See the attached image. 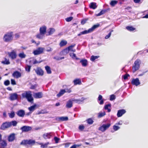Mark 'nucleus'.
<instances>
[{
	"label": "nucleus",
	"instance_id": "1",
	"mask_svg": "<svg viewBox=\"0 0 148 148\" xmlns=\"http://www.w3.org/2000/svg\"><path fill=\"white\" fill-rule=\"evenodd\" d=\"M22 96L23 97L26 98L29 102H32L33 100V98L32 96V92L30 91H26L23 93Z\"/></svg>",
	"mask_w": 148,
	"mask_h": 148
},
{
	"label": "nucleus",
	"instance_id": "2",
	"mask_svg": "<svg viewBox=\"0 0 148 148\" xmlns=\"http://www.w3.org/2000/svg\"><path fill=\"white\" fill-rule=\"evenodd\" d=\"M99 24L95 25H93L91 28L89 29L88 30H86L83 32H81L80 33L78 34V36H80L82 34H85L90 33L92 32L94 29L99 27Z\"/></svg>",
	"mask_w": 148,
	"mask_h": 148
},
{
	"label": "nucleus",
	"instance_id": "3",
	"mask_svg": "<svg viewBox=\"0 0 148 148\" xmlns=\"http://www.w3.org/2000/svg\"><path fill=\"white\" fill-rule=\"evenodd\" d=\"M140 63V61L139 59H137L135 62L134 65L132 67V71L133 73H134L139 69Z\"/></svg>",
	"mask_w": 148,
	"mask_h": 148
},
{
	"label": "nucleus",
	"instance_id": "4",
	"mask_svg": "<svg viewBox=\"0 0 148 148\" xmlns=\"http://www.w3.org/2000/svg\"><path fill=\"white\" fill-rule=\"evenodd\" d=\"M35 141V140L30 139L29 140H24L22 141L20 144L21 145H33L34 144Z\"/></svg>",
	"mask_w": 148,
	"mask_h": 148
},
{
	"label": "nucleus",
	"instance_id": "5",
	"mask_svg": "<svg viewBox=\"0 0 148 148\" xmlns=\"http://www.w3.org/2000/svg\"><path fill=\"white\" fill-rule=\"evenodd\" d=\"M110 125L111 124L110 123L103 124L99 128L98 130L102 132H104L110 127Z\"/></svg>",
	"mask_w": 148,
	"mask_h": 148
},
{
	"label": "nucleus",
	"instance_id": "6",
	"mask_svg": "<svg viewBox=\"0 0 148 148\" xmlns=\"http://www.w3.org/2000/svg\"><path fill=\"white\" fill-rule=\"evenodd\" d=\"M45 50L44 48L40 47L36 50L34 51L33 52L34 55H38L42 53Z\"/></svg>",
	"mask_w": 148,
	"mask_h": 148
},
{
	"label": "nucleus",
	"instance_id": "7",
	"mask_svg": "<svg viewBox=\"0 0 148 148\" xmlns=\"http://www.w3.org/2000/svg\"><path fill=\"white\" fill-rule=\"evenodd\" d=\"M32 129V127L29 126H23L21 127L20 129L22 132H27L30 131Z\"/></svg>",
	"mask_w": 148,
	"mask_h": 148
},
{
	"label": "nucleus",
	"instance_id": "8",
	"mask_svg": "<svg viewBox=\"0 0 148 148\" xmlns=\"http://www.w3.org/2000/svg\"><path fill=\"white\" fill-rule=\"evenodd\" d=\"M17 56L16 53V50H12L11 52L10 53V58L12 59H15Z\"/></svg>",
	"mask_w": 148,
	"mask_h": 148
},
{
	"label": "nucleus",
	"instance_id": "9",
	"mask_svg": "<svg viewBox=\"0 0 148 148\" xmlns=\"http://www.w3.org/2000/svg\"><path fill=\"white\" fill-rule=\"evenodd\" d=\"M56 120L59 122L66 121L68 120V118L67 116L57 117Z\"/></svg>",
	"mask_w": 148,
	"mask_h": 148
},
{
	"label": "nucleus",
	"instance_id": "10",
	"mask_svg": "<svg viewBox=\"0 0 148 148\" xmlns=\"http://www.w3.org/2000/svg\"><path fill=\"white\" fill-rule=\"evenodd\" d=\"M132 84L133 85L137 86L140 84V83L138 78L136 79H133L131 82Z\"/></svg>",
	"mask_w": 148,
	"mask_h": 148
},
{
	"label": "nucleus",
	"instance_id": "11",
	"mask_svg": "<svg viewBox=\"0 0 148 148\" xmlns=\"http://www.w3.org/2000/svg\"><path fill=\"white\" fill-rule=\"evenodd\" d=\"M21 73L20 72L17 71L14 72L12 74L13 77L16 78H18L20 77H21Z\"/></svg>",
	"mask_w": 148,
	"mask_h": 148
},
{
	"label": "nucleus",
	"instance_id": "12",
	"mask_svg": "<svg viewBox=\"0 0 148 148\" xmlns=\"http://www.w3.org/2000/svg\"><path fill=\"white\" fill-rule=\"evenodd\" d=\"M36 74L42 76L43 75V70L40 68H37L35 70Z\"/></svg>",
	"mask_w": 148,
	"mask_h": 148
},
{
	"label": "nucleus",
	"instance_id": "13",
	"mask_svg": "<svg viewBox=\"0 0 148 148\" xmlns=\"http://www.w3.org/2000/svg\"><path fill=\"white\" fill-rule=\"evenodd\" d=\"M9 127V122H6L3 123L1 125V128L3 130H4L5 129Z\"/></svg>",
	"mask_w": 148,
	"mask_h": 148
},
{
	"label": "nucleus",
	"instance_id": "14",
	"mask_svg": "<svg viewBox=\"0 0 148 148\" xmlns=\"http://www.w3.org/2000/svg\"><path fill=\"white\" fill-rule=\"evenodd\" d=\"M55 31V29L54 28H51L49 29L47 31V36L50 35L52 34Z\"/></svg>",
	"mask_w": 148,
	"mask_h": 148
},
{
	"label": "nucleus",
	"instance_id": "15",
	"mask_svg": "<svg viewBox=\"0 0 148 148\" xmlns=\"http://www.w3.org/2000/svg\"><path fill=\"white\" fill-rule=\"evenodd\" d=\"M52 134V132L45 133L43 134L42 135L43 137L45 139H46L48 138L49 139L50 138Z\"/></svg>",
	"mask_w": 148,
	"mask_h": 148
},
{
	"label": "nucleus",
	"instance_id": "16",
	"mask_svg": "<svg viewBox=\"0 0 148 148\" xmlns=\"http://www.w3.org/2000/svg\"><path fill=\"white\" fill-rule=\"evenodd\" d=\"M47 30V27L46 26L43 25L40 27V28L39 31L40 33L45 34Z\"/></svg>",
	"mask_w": 148,
	"mask_h": 148
},
{
	"label": "nucleus",
	"instance_id": "17",
	"mask_svg": "<svg viewBox=\"0 0 148 148\" xmlns=\"http://www.w3.org/2000/svg\"><path fill=\"white\" fill-rule=\"evenodd\" d=\"M33 96L35 98L38 99L42 97V94L41 92H38L34 93Z\"/></svg>",
	"mask_w": 148,
	"mask_h": 148
},
{
	"label": "nucleus",
	"instance_id": "18",
	"mask_svg": "<svg viewBox=\"0 0 148 148\" xmlns=\"http://www.w3.org/2000/svg\"><path fill=\"white\" fill-rule=\"evenodd\" d=\"M3 40L5 42H8L9 40V33L5 34L3 37Z\"/></svg>",
	"mask_w": 148,
	"mask_h": 148
},
{
	"label": "nucleus",
	"instance_id": "19",
	"mask_svg": "<svg viewBox=\"0 0 148 148\" xmlns=\"http://www.w3.org/2000/svg\"><path fill=\"white\" fill-rule=\"evenodd\" d=\"M86 99V98L82 97L80 99H73V101L75 102L76 103H80L83 102L84 100Z\"/></svg>",
	"mask_w": 148,
	"mask_h": 148
},
{
	"label": "nucleus",
	"instance_id": "20",
	"mask_svg": "<svg viewBox=\"0 0 148 148\" xmlns=\"http://www.w3.org/2000/svg\"><path fill=\"white\" fill-rule=\"evenodd\" d=\"M7 145V143L5 140L1 141L0 143V148H5Z\"/></svg>",
	"mask_w": 148,
	"mask_h": 148
},
{
	"label": "nucleus",
	"instance_id": "21",
	"mask_svg": "<svg viewBox=\"0 0 148 148\" xmlns=\"http://www.w3.org/2000/svg\"><path fill=\"white\" fill-rule=\"evenodd\" d=\"M80 62L81 63L83 66H86L88 64L87 60L85 59L81 60Z\"/></svg>",
	"mask_w": 148,
	"mask_h": 148
},
{
	"label": "nucleus",
	"instance_id": "22",
	"mask_svg": "<svg viewBox=\"0 0 148 148\" xmlns=\"http://www.w3.org/2000/svg\"><path fill=\"white\" fill-rule=\"evenodd\" d=\"M73 101V99L68 101L66 103V108H71L72 106Z\"/></svg>",
	"mask_w": 148,
	"mask_h": 148
},
{
	"label": "nucleus",
	"instance_id": "23",
	"mask_svg": "<svg viewBox=\"0 0 148 148\" xmlns=\"http://www.w3.org/2000/svg\"><path fill=\"white\" fill-rule=\"evenodd\" d=\"M18 97V95L16 93L11 94L10 96V98L12 100L16 99Z\"/></svg>",
	"mask_w": 148,
	"mask_h": 148
},
{
	"label": "nucleus",
	"instance_id": "24",
	"mask_svg": "<svg viewBox=\"0 0 148 148\" xmlns=\"http://www.w3.org/2000/svg\"><path fill=\"white\" fill-rule=\"evenodd\" d=\"M73 82L74 85H77V84L80 85L82 84L81 80L79 79H75Z\"/></svg>",
	"mask_w": 148,
	"mask_h": 148
},
{
	"label": "nucleus",
	"instance_id": "25",
	"mask_svg": "<svg viewBox=\"0 0 148 148\" xmlns=\"http://www.w3.org/2000/svg\"><path fill=\"white\" fill-rule=\"evenodd\" d=\"M69 52V49L66 48L61 51L60 54L61 55H65L68 53Z\"/></svg>",
	"mask_w": 148,
	"mask_h": 148
},
{
	"label": "nucleus",
	"instance_id": "26",
	"mask_svg": "<svg viewBox=\"0 0 148 148\" xmlns=\"http://www.w3.org/2000/svg\"><path fill=\"white\" fill-rule=\"evenodd\" d=\"M45 35V34L43 33L40 32V33L36 35V37L38 39H42L44 37Z\"/></svg>",
	"mask_w": 148,
	"mask_h": 148
},
{
	"label": "nucleus",
	"instance_id": "27",
	"mask_svg": "<svg viewBox=\"0 0 148 148\" xmlns=\"http://www.w3.org/2000/svg\"><path fill=\"white\" fill-rule=\"evenodd\" d=\"M75 45H71L67 48L69 49V52H75V49L73 48Z\"/></svg>",
	"mask_w": 148,
	"mask_h": 148
},
{
	"label": "nucleus",
	"instance_id": "28",
	"mask_svg": "<svg viewBox=\"0 0 148 148\" xmlns=\"http://www.w3.org/2000/svg\"><path fill=\"white\" fill-rule=\"evenodd\" d=\"M15 134L13 133L10 134V142L14 141L15 138Z\"/></svg>",
	"mask_w": 148,
	"mask_h": 148
},
{
	"label": "nucleus",
	"instance_id": "29",
	"mask_svg": "<svg viewBox=\"0 0 148 148\" xmlns=\"http://www.w3.org/2000/svg\"><path fill=\"white\" fill-rule=\"evenodd\" d=\"M90 7L93 9H95L97 7L96 3L94 2H92L90 3Z\"/></svg>",
	"mask_w": 148,
	"mask_h": 148
},
{
	"label": "nucleus",
	"instance_id": "30",
	"mask_svg": "<svg viewBox=\"0 0 148 148\" xmlns=\"http://www.w3.org/2000/svg\"><path fill=\"white\" fill-rule=\"evenodd\" d=\"M17 124V122L16 121H12L10 122V127L13 126L14 127L16 126Z\"/></svg>",
	"mask_w": 148,
	"mask_h": 148
},
{
	"label": "nucleus",
	"instance_id": "31",
	"mask_svg": "<svg viewBox=\"0 0 148 148\" xmlns=\"http://www.w3.org/2000/svg\"><path fill=\"white\" fill-rule=\"evenodd\" d=\"M65 93V91L64 89H62L60 90L58 94L57 95L58 97H60L62 95Z\"/></svg>",
	"mask_w": 148,
	"mask_h": 148
},
{
	"label": "nucleus",
	"instance_id": "32",
	"mask_svg": "<svg viewBox=\"0 0 148 148\" xmlns=\"http://www.w3.org/2000/svg\"><path fill=\"white\" fill-rule=\"evenodd\" d=\"M70 56L73 59H76V60H78L79 58H77L76 55L75 53H70Z\"/></svg>",
	"mask_w": 148,
	"mask_h": 148
},
{
	"label": "nucleus",
	"instance_id": "33",
	"mask_svg": "<svg viewBox=\"0 0 148 148\" xmlns=\"http://www.w3.org/2000/svg\"><path fill=\"white\" fill-rule=\"evenodd\" d=\"M67 43L66 41L64 40H62L60 43V45L61 47H62L66 45Z\"/></svg>",
	"mask_w": 148,
	"mask_h": 148
},
{
	"label": "nucleus",
	"instance_id": "34",
	"mask_svg": "<svg viewBox=\"0 0 148 148\" xmlns=\"http://www.w3.org/2000/svg\"><path fill=\"white\" fill-rule=\"evenodd\" d=\"M17 114L20 117H23L25 114V112H18Z\"/></svg>",
	"mask_w": 148,
	"mask_h": 148
},
{
	"label": "nucleus",
	"instance_id": "35",
	"mask_svg": "<svg viewBox=\"0 0 148 148\" xmlns=\"http://www.w3.org/2000/svg\"><path fill=\"white\" fill-rule=\"evenodd\" d=\"M126 29L130 31H133L135 29V28L131 26H128L126 27Z\"/></svg>",
	"mask_w": 148,
	"mask_h": 148
},
{
	"label": "nucleus",
	"instance_id": "36",
	"mask_svg": "<svg viewBox=\"0 0 148 148\" xmlns=\"http://www.w3.org/2000/svg\"><path fill=\"white\" fill-rule=\"evenodd\" d=\"M45 69L48 74H50L51 73V71L50 67L48 66H47L45 67Z\"/></svg>",
	"mask_w": 148,
	"mask_h": 148
},
{
	"label": "nucleus",
	"instance_id": "37",
	"mask_svg": "<svg viewBox=\"0 0 148 148\" xmlns=\"http://www.w3.org/2000/svg\"><path fill=\"white\" fill-rule=\"evenodd\" d=\"M126 112H118L117 116L118 117L121 116L123 114H124Z\"/></svg>",
	"mask_w": 148,
	"mask_h": 148
},
{
	"label": "nucleus",
	"instance_id": "38",
	"mask_svg": "<svg viewBox=\"0 0 148 148\" xmlns=\"http://www.w3.org/2000/svg\"><path fill=\"white\" fill-rule=\"evenodd\" d=\"M86 121L90 125L92 124L94 122L91 118H89Z\"/></svg>",
	"mask_w": 148,
	"mask_h": 148
},
{
	"label": "nucleus",
	"instance_id": "39",
	"mask_svg": "<svg viewBox=\"0 0 148 148\" xmlns=\"http://www.w3.org/2000/svg\"><path fill=\"white\" fill-rule=\"evenodd\" d=\"M111 104H108L106 105L104 107V108L105 110H108V111H110V110L109 109V108L111 107Z\"/></svg>",
	"mask_w": 148,
	"mask_h": 148
},
{
	"label": "nucleus",
	"instance_id": "40",
	"mask_svg": "<svg viewBox=\"0 0 148 148\" xmlns=\"http://www.w3.org/2000/svg\"><path fill=\"white\" fill-rule=\"evenodd\" d=\"M19 56L21 58H23L26 57V55L23 52L20 53L19 55Z\"/></svg>",
	"mask_w": 148,
	"mask_h": 148
},
{
	"label": "nucleus",
	"instance_id": "41",
	"mask_svg": "<svg viewBox=\"0 0 148 148\" xmlns=\"http://www.w3.org/2000/svg\"><path fill=\"white\" fill-rule=\"evenodd\" d=\"M117 1L115 0L112 1L110 3V5L112 6H114L117 3Z\"/></svg>",
	"mask_w": 148,
	"mask_h": 148
},
{
	"label": "nucleus",
	"instance_id": "42",
	"mask_svg": "<svg viewBox=\"0 0 148 148\" xmlns=\"http://www.w3.org/2000/svg\"><path fill=\"white\" fill-rule=\"evenodd\" d=\"M36 107V105H34L32 106H31L29 108V110L30 111L34 110H35V109Z\"/></svg>",
	"mask_w": 148,
	"mask_h": 148
},
{
	"label": "nucleus",
	"instance_id": "43",
	"mask_svg": "<svg viewBox=\"0 0 148 148\" xmlns=\"http://www.w3.org/2000/svg\"><path fill=\"white\" fill-rule=\"evenodd\" d=\"M105 114V112H99L98 114V117L101 118L104 116Z\"/></svg>",
	"mask_w": 148,
	"mask_h": 148
},
{
	"label": "nucleus",
	"instance_id": "44",
	"mask_svg": "<svg viewBox=\"0 0 148 148\" xmlns=\"http://www.w3.org/2000/svg\"><path fill=\"white\" fill-rule=\"evenodd\" d=\"M1 63L4 64H9V61L8 60L5 59L4 60L2 61Z\"/></svg>",
	"mask_w": 148,
	"mask_h": 148
},
{
	"label": "nucleus",
	"instance_id": "45",
	"mask_svg": "<svg viewBox=\"0 0 148 148\" xmlns=\"http://www.w3.org/2000/svg\"><path fill=\"white\" fill-rule=\"evenodd\" d=\"M99 57L97 56H92L90 58V60L92 61H94L95 59H97Z\"/></svg>",
	"mask_w": 148,
	"mask_h": 148
},
{
	"label": "nucleus",
	"instance_id": "46",
	"mask_svg": "<svg viewBox=\"0 0 148 148\" xmlns=\"http://www.w3.org/2000/svg\"><path fill=\"white\" fill-rule=\"evenodd\" d=\"M116 125H114L113 126V129L115 131H116L119 130L120 127H119Z\"/></svg>",
	"mask_w": 148,
	"mask_h": 148
},
{
	"label": "nucleus",
	"instance_id": "47",
	"mask_svg": "<svg viewBox=\"0 0 148 148\" xmlns=\"http://www.w3.org/2000/svg\"><path fill=\"white\" fill-rule=\"evenodd\" d=\"M31 66H30L27 65L25 68V70L28 72H29L30 71Z\"/></svg>",
	"mask_w": 148,
	"mask_h": 148
},
{
	"label": "nucleus",
	"instance_id": "48",
	"mask_svg": "<svg viewBox=\"0 0 148 148\" xmlns=\"http://www.w3.org/2000/svg\"><path fill=\"white\" fill-rule=\"evenodd\" d=\"M116 97L115 95H112L110 96V100L111 101H113L115 99Z\"/></svg>",
	"mask_w": 148,
	"mask_h": 148
},
{
	"label": "nucleus",
	"instance_id": "49",
	"mask_svg": "<svg viewBox=\"0 0 148 148\" xmlns=\"http://www.w3.org/2000/svg\"><path fill=\"white\" fill-rule=\"evenodd\" d=\"M49 144V143H47L44 144H42L41 145V147L42 148H46L47 147V145Z\"/></svg>",
	"mask_w": 148,
	"mask_h": 148
},
{
	"label": "nucleus",
	"instance_id": "50",
	"mask_svg": "<svg viewBox=\"0 0 148 148\" xmlns=\"http://www.w3.org/2000/svg\"><path fill=\"white\" fill-rule=\"evenodd\" d=\"M104 13V11L103 10H101L100 12V13H98L97 14H96V16H100L102 15V14H103Z\"/></svg>",
	"mask_w": 148,
	"mask_h": 148
},
{
	"label": "nucleus",
	"instance_id": "51",
	"mask_svg": "<svg viewBox=\"0 0 148 148\" xmlns=\"http://www.w3.org/2000/svg\"><path fill=\"white\" fill-rule=\"evenodd\" d=\"M11 84L12 85H15L16 84V82L14 79H11Z\"/></svg>",
	"mask_w": 148,
	"mask_h": 148
},
{
	"label": "nucleus",
	"instance_id": "52",
	"mask_svg": "<svg viewBox=\"0 0 148 148\" xmlns=\"http://www.w3.org/2000/svg\"><path fill=\"white\" fill-rule=\"evenodd\" d=\"M113 30L111 31L108 34V35H106L105 37V38L106 39H107L110 36L111 34V32H113Z\"/></svg>",
	"mask_w": 148,
	"mask_h": 148
},
{
	"label": "nucleus",
	"instance_id": "53",
	"mask_svg": "<svg viewBox=\"0 0 148 148\" xmlns=\"http://www.w3.org/2000/svg\"><path fill=\"white\" fill-rule=\"evenodd\" d=\"M54 140L55 141L56 143H58L59 141L60 140V139L56 136H55L54 137Z\"/></svg>",
	"mask_w": 148,
	"mask_h": 148
},
{
	"label": "nucleus",
	"instance_id": "54",
	"mask_svg": "<svg viewBox=\"0 0 148 148\" xmlns=\"http://www.w3.org/2000/svg\"><path fill=\"white\" fill-rule=\"evenodd\" d=\"M73 18L72 17H71L66 18L65 20L67 22H69L71 21Z\"/></svg>",
	"mask_w": 148,
	"mask_h": 148
},
{
	"label": "nucleus",
	"instance_id": "55",
	"mask_svg": "<svg viewBox=\"0 0 148 148\" xmlns=\"http://www.w3.org/2000/svg\"><path fill=\"white\" fill-rule=\"evenodd\" d=\"M64 90L65 91V93L67 92H69L70 93L71 92V89H64Z\"/></svg>",
	"mask_w": 148,
	"mask_h": 148
},
{
	"label": "nucleus",
	"instance_id": "56",
	"mask_svg": "<svg viewBox=\"0 0 148 148\" xmlns=\"http://www.w3.org/2000/svg\"><path fill=\"white\" fill-rule=\"evenodd\" d=\"M4 84L6 86H8L9 84V81L8 80H7L4 82Z\"/></svg>",
	"mask_w": 148,
	"mask_h": 148
},
{
	"label": "nucleus",
	"instance_id": "57",
	"mask_svg": "<svg viewBox=\"0 0 148 148\" xmlns=\"http://www.w3.org/2000/svg\"><path fill=\"white\" fill-rule=\"evenodd\" d=\"M84 126L83 125H80L79 127V130H82L84 128Z\"/></svg>",
	"mask_w": 148,
	"mask_h": 148
},
{
	"label": "nucleus",
	"instance_id": "58",
	"mask_svg": "<svg viewBox=\"0 0 148 148\" xmlns=\"http://www.w3.org/2000/svg\"><path fill=\"white\" fill-rule=\"evenodd\" d=\"M13 34L12 32H11L10 33V40H12L13 38Z\"/></svg>",
	"mask_w": 148,
	"mask_h": 148
},
{
	"label": "nucleus",
	"instance_id": "59",
	"mask_svg": "<svg viewBox=\"0 0 148 148\" xmlns=\"http://www.w3.org/2000/svg\"><path fill=\"white\" fill-rule=\"evenodd\" d=\"M15 115V114L14 112H12L10 114V117L11 118H13Z\"/></svg>",
	"mask_w": 148,
	"mask_h": 148
},
{
	"label": "nucleus",
	"instance_id": "60",
	"mask_svg": "<svg viewBox=\"0 0 148 148\" xmlns=\"http://www.w3.org/2000/svg\"><path fill=\"white\" fill-rule=\"evenodd\" d=\"M54 59H55L58 60H61L62 59H63L64 58V57H62V58H56V57H54Z\"/></svg>",
	"mask_w": 148,
	"mask_h": 148
},
{
	"label": "nucleus",
	"instance_id": "61",
	"mask_svg": "<svg viewBox=\"0 0 148 148\" xmlns=\"http://www.w3.org/2000/svg\"><path fill=\"white\" fill-rule=\"evenodd\" d=\"M87 19H83L81 21V23L82 25L84 24L87 21Z\"/></svg>",
	"mask_w": 148,
	"mask_h": 148
},
{
	"label": "nucleus",
	"instance_id": "62",
	"mask_svg": "<svg viewBox=\"0 0 148 148\" xmlns=\"http://www.w3.org/2000/svg\"><path fill=\"white\" fill-rule=\"evenodd\" d=\"M129 76V75L128 74H126L123 76L124 79H127L128 77Z\"/></svg>",
	"mask_w": 148,
	"mask_h": 148
},
{
	"label": "nucleus",
	"instance_id": "63",
	"mask_svg": "<svg viewBox=\"0 0 148 148\" xmlns=\"http://www.w3.org/2000/svg\"><path fill=\"white\" fill-rule=\"evenodd\" d=\"M52 50V49L50 47H49L48 48V49L46 50L47 51V52H51V51Z\"/></svg>",
	"mask_w": 148,
	"mask_h": 148
},
{
	"label": "nucleus",
	"instance_id": "64",
	"mask_svg": "<svg viewBox=\"0 0 148 148\" xmlns=\"http://www.w3.org/2000/svg\"><path fill=\"white\" fill-rule=\"evenodd\" d=\"M122 124V121H120L118 123L116 124V125H121Z\"/></svg>",
	"mask_w": 148,
	"mask_h": 148
}]
</instances>
